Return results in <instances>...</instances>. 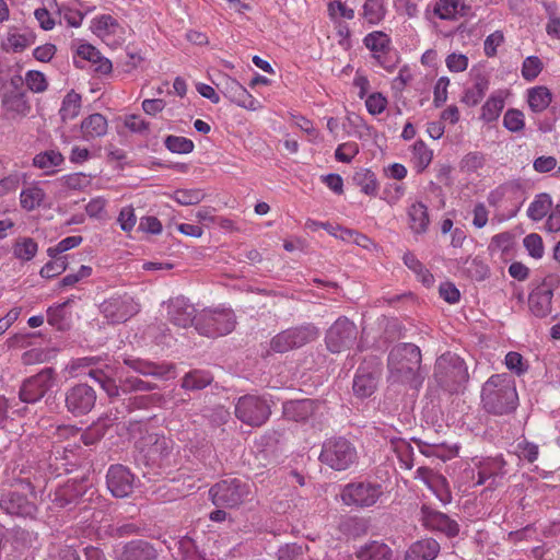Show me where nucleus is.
I'll list each match as a JSON object with an SVG mask.
<instances>
[{
  "label": "nucleus",
  "mask_w": 560,
  "mask_h": 560,
  "mask_svg": "<svg viewBox=\"0 0 560 560\" xmlns=\"http://www.w3.org/2000/svg\"><path fill=\"white\" fill-rule=\"evenodd\" d=\"M503 126L511 132L522 131L525 127L524 114L520 109H508L503 116Z\"/></svg>",
  "instance_id": "obj_47"
},
{
  "label": "nucleus",
  "mask_w": 560,
  "mask_h": 560,
  "mask_svg": "<svg viewBox=\"0 0 560 560\" xmlns=\"http://www.w3.org/2000/svg\"><path fill=\"white\" fill-rule=\"evenodd\" d=\"M552 200L546 192L538 194L527 209V215L533 221H540L550 211Z\"/></svg>",
  "instance_id": "obj_38"
},
{
  "label": "nucleus",
  "mask_w": 560,
  "mask_h": 560,
  "mask_svg": "<svg viewBox=\"0 0 560 560\" xmlns=\"http://www.w3.org/2000/svg\"><path fill=\"white\" fill-rule=\"evenodd\" d=\"M198 314L194 304L184 296H176L167 302L168 320L180 328H187L197 324Z\"/></svg>",
  "instance_id": "obj_19"
},
{
  "label": "nucleus",
  "mask_w": 560,
  "mask_h": 560,
  "mask_svg": "<svg viewBox=\"0 0 560 560\" xmlns=\"http://www.w3.org/2000/svg\"><path fill=\"white\" fill-rule=\"evenodd\" d=\"M89 376L100 384L102 389L109 398H116L122 394H131L138 392H152L158 388L155 383L145 382L137 376L119 377V384L114 378L108 376L101 369H92Z\"/></svg>",
  "instance_id": "obj_6"
},
{
  "label": "nucleus",
  "mask_w": 560,
  "mask_h": 560,
  "mask_svg": "<svg viewBox=\"0 0 560 560\" xmlns=\"http://www.w3.org/2000/svg\"><path fill=\"white\" fill-rule=\"evenodd\" d=\"M270 413L271 410L268 402L258 396H242L235 405L236 418L250 427L262 425L269 419Z\"/></svg>",
  "instance_id": "obj_12"
},
{
  "label": "nucleus",
  "mask_w": 560,
  "mask_h": 560,
  "mask_svg": "<svg viewBox=\"0 0 560 560\" xmlns=\"http://www.w3.org/2000/svg\"><path fill=\"white\" fill-rule=\"evenodd\" d=\"M480 398L488 413L504 416L514 412L518 406L514 377L508 373L491 375L482 385Z\"/></svg>",
  "instance_id": "obj_1"
},
{
  "label": "nucleus",
  "mask_w": 560,
  "mask_h": 560,
  "mask_svg": "<svg viewBox=\"0 0 560 560\" xmlns=\"http://www.w3.org/2000/svg\"><path fill=\"white\" fill-rule=\"evenodd\" d=\"M363 43L366 48L373 51V57L377 60V62L385 69L390 70V67L386 65L385 60L381 56L389 51L390 38L384 32L375 31L368 34L364 37Z\"/></svg>",
  "instance_id": "obj_26"
},
{
  "label": "nucleus",
  "mask_w": 560,
  "mask_h": 560,
  "mask_svg": "<svg viewBox=\"0 0 560 560\" xmlns=\"http://www.w3.org/2000/svg\"><path fill=\"white\" fill-rule=\"evenodd\" d=\"M92 28L96 34H113L119 27V23L109 14H102L92 22Z\"/></svg>",
  "instance_id": "obj_48"
},
{
  "label": "nucleus",
  "mask_w": 560,
  "mask_h": 560,
  "mask_svg": "<svg viewBox=\"0 0 560 560\" xmlns=\"http://www.w3.org/2000/svg\"><path fill=\"white\" fill-rule=\"evenodd\" d=\"M178 549L184 560H211L199 550L195 540L188 536L178 541Z\"/></svg>",
  "instance_id": "obj_42"
},
{
  "label": "nucleus",
  "mask_w": 560,
  "mask_h": 560,
  "mask_svg": "<svg viewBox=\"0 0 560 560\" xmlns=\"http://www.w3.org/2000/svg\"><path fill=\"white\" fill-rule=\"evenodd\" d=\"M462 168L467 172H476L485 164V156L480 152H470L462 160Z\"/></svg>",
  "instance_id": "obj_59"
},
{
  "label": "nucleus",
  "mask_w": 560,
  "mask_h": 560,
  "mask_svg": "<svg viewBox=\"0 0 560 560\" xmlns=\"http://www.w3.org/2000/svg\"><path fill=\"white\" fill-rule=\"evenodd\" d=\"M544 65L536 56H529L523 61L522 75L526 81L535 80L541 72Z\"/></svg>",
  "instance_id": "obj_50"
},
{
  "label": "nucleus",
  "mask_w": 560,
  "mask_h": 560,
  "mask_svg": "<svg viewBox=\"0 0 560 560\" xmlns=\"http://www.w3.org/2000/svg\"><path fill=\"white\" fill-rule=\"evenodd\" d=\"M100 311L110 323H124L138 314L140 305L131 295L124 294L102 302Z\"/></svg>",
  "instance_id": "obj_16"
},
{
  "label": "nucleus",
  "mask_w": 560,
  "mask_h": 560,
  "mask_svg": "<svg viewBox=\"0 0 560 560\" xmlns=\"http://www.w3.org/2000/svg\"><path fill=\"white\" fill-rule=\"evenodd\" d=\"M440 549V544L435 539H420L411 544L407 549L405 560H434Z\"/></svg>",
  "instance_id": "obj_24"
},
{
  "label": "nucleus",
  "mask_w": 560,
  "mask_h": 560,
  "mask_svg": "<svg viewBox=\"0 0 560 560\" xmlns=\"http://www.w3.org/2000/svg\"><path fill=\"white\" fill-rule=\"evenodd\" d=\"M107 120L100 114L94 113L84 118L81 122L82 137L85 140L95 139L106 135L107 132Z\"/></svg>",
  "instance_id": "obj_30"
},
{
  "label": "nucleus",
  "mask_w": 560,
  "mask_h": 560,
  "mask_svg": "<svg viewBox=\"0 0 560 560\" xmlns=\"http://www.w3.org/2000/svg\"><path fill=\"white\" fill-rule=\"evenodd\" d=\"M317 408L313 399L289 400L283 404V416L292 421H306Z\"/></svg>",
  "instance_id": "obj_23"
},
{
  "label": "nucleus",
  "mask_w": 560,
  "mask_h": 560,
  "mask_svg": "<svg viewBox=\"0 0 560 560\" xmlns=\"http://www.w3.org/2000/svg\"><path fill=\"white\" fill-rule=\"evenodd\" d=\"M358 328L346 316H340L327 329L325 335L326 348L331 353H340L349 350L357 342Z\"/></svg>",
  "instance_id": "obj_9"
},
{
  "label": "nucleus",
  "mask_w": 560,
  "mask_h": 560,
  "mask_svg": "<svg viewBox=\"0 0 560 560\" xmlns=\"http://www.w3.org/2000/svg\"><path fill=\"white\" fill-rule=\"evenodd\" d=\"M352 180L358 187H360L363 194L370 197H375L377 195L378 183L372 171L361 168L354 173Z\"/></svg>",
  "instance_id": "obj_37"
},
{
  "label": "nucleus",
  "mask_w": 560,
  "mask_h": 560,
  "mask_svg": "<svg viewBox=\"0 0 560 560\" xmlns=\"http://www.w3.org/2000/svg\"><path fill=\"white\" fill-rule=\"evenodd\" d=\"M420 514V521L427 529L440 532L448 538H454L459 534L458 523L445 513L423 504Z\"/></svg>",
  "instance_id": "obj_18"
},
{
  "label": "nucleus",
  "mask_w": 560,
  "mask_h": 560,
  "mask_svg": "<svg viewBox=\"0 0 560 560\" xmlns=\"http://www.w3.org/2000/svg\"><path fill=\"white\" fill-rule=\"evenodd\" d=\"M205 196L201 189H177L173 194L174 200L182 206L198 205Z\"/></svg>",
  "instance_id": "obj_46"
},
{
  "label": "nucleus",
  "mask_w": 560,
  "mask_h": 560,
  "mask_svg": "<svg viewBox=\"0 0 560 560\" xmlns=\"http://www.w3.org/2000/svg\"><path fill=\"white\" fill-rule=\"evenodd\" d=\"M164 144L173 153L188 154L192 152L195 144L194 142L185 137L167 136L164 140Z\"/></svg>",
  "instance_id": "obj_44"
},
{
  "label": "nucleus",
  "mask_w": 560,
  "mask_h": 560,
  "mask_svg": "<svg viewBox=\"0 0 560 560\" xmlns=\"http://www.w3.org/2000/svg\"><path fill=\"white\" fill-rule=\"evenodd\" d=\"M392 444L394 446L395 452L398 454L401 463L405 465L407 469L412 468V459L410 458L411 455V446L408 442L397 439L392 440Z\"/></svg>",
  "instance_id": "obj_56"
},
{
  "label": "nucleus",
  "mask_w": 560,
  "mask_h": 560,
  "mask_svg": "<svg viewBox=\"0 0 560 560\" xmlns=\"http://www.w3.org/2000/svg\"><path fill=\"white\" fill-rule=\"evenodd\" d=\"M235 328V319L231 312L224 310H203L198 314L196 330L207 337L230 334Z\"/></svg>",
  "instance_id": "obj_10"
},
{
  "label": "nucleus",
  "mask_w": 560,
  "mask_h": 560,
  "mask_svg": "<svg viewBox=\"0 0 560 560\" xmlns=\"http://www.w3.org/2000/svg\"><path fill=\"white\" fill-rule=\"evenodd\" d=\"M56 377L57 374L52 368H45L26 378L19 392L20 399L26 404L39 401L55 386Z\"/></svg>",
  "instance_id": "obj_13"
},
{
  "label": "nucleus",
  "mask_w": 560,
  "mask_h": 560,
  "mask_svg": "<svg viewBox=\"0 0 560 560\" xmlns=\"http://www.w3.org/2000/svg\"><path fill=\"white\" fill-rule=\"evenodd\" d=\"M318 336L319 329L311 323L291 327L271 338L270 349L277 353H284L315 341Z\"/></svg>",
  "instance_id": "obj_8"
},
{
  "label": "nucleus",
  "mask_w": 560,
  "mask_h": 560,
  "mask_svg": "<svg viewBox=\"0 0 560 560\" xmlns=\"http://www.w3.org/2000/svg\"><path fill=\"white\" fill-rule=\"evenodd\" d=\"M213 381L210 372L205 370H192L182 378V387L186 390H200L209 386Z\"/></svg>",
  "instance_id": "obj_34"
},
{
  "label": "nucleus",
  "mask_w": 560,
  "mask_h": 560,
  "mask_svg": "<svg viewBox=\"0 0 560 560\" xmlns=\"http://www.w3.org/2000/svg\"><path fill=\"white\" fill-rule=\"evenodd\" d=\"M505 365L510 371L517 375H522L527 370V365L524 363L523 357L518 352L514 351H511L505 355Z\"/></svg>",
  "instance_id": "obj_60"
},
{
  "label": "nucleus",
  "mask_w": 560,
  "mask_h": 560,
  "mask_svg": "<svg viewBox=\"0 0 560 560\" xmlns=\"http://www.w3.org/2000/svg\"><path fill=\"white\" fill-rule=\"evenodd\" d=\"M92 275V268L90 266L82 265L78 272L69 273L60 281V287H71Z\"/></svg>",
  "instance_id": "obj_62"
},
{
  "label": "nucleus",
  "mask_w": 560,
  "mask_h": 560,
  "mask_svg": "<svg viewBox=\"0 0 560 560\" xmlns=\"http://www.w3.org/2000/svg\"><path fill=\"white\" fill-rule=\"evenodd\" d=\"M44 198L45 192L42 188L37 186L30 187L21 192V207L28 211L34 210L36 207L40 206Z\"/></svg>",
  "instance_id": "obj_43"
},
{
  "label": "nucleus",
  "mask_w": 560,
  "mask_h": 560,
  "mask_svg": "<svg viewBox=\"0 0 560 560\" xmlns=\"http://www.w3.org/2000/svg\"><path fill=\"white\" fill-rule=\"evenodd\" d=\"M358 152L357 143H343L337 148L335 156L339 162L350 163Z\"/></svg>",
  "instance_id": "obj_63"
},
{
  "label": "nucleus",
  "mask_w": 560,
  "mask_h": 560,
  "mask_svg": "<svg viewBox=\"0 0 560 560\" xmlns=\"http://www.w3.org/2000/svg\"><path fill=\"white\" fill-rule=\"evenodd\" d=\"M377 387V376L374 372L360 366L353 380V393L359 398L370 397Z\"/></svg>",
  "instance_id": "obj_28"
},
{
  "label": "nucleus",
  "mask_w": 560,
  "mask_h": 560,
  "mask_svg": "<svg viewBox=\"0 0 560 560\" xmlns=\"http://www.w3.org/2000/svg\"><path fill=\"white\" fill-rule=\"evenodd\" d=\"M32 480L26 482V490L5 489L0 492V512L11 518L35 522L40 512L37 491Z\"/></svg>",
  "instance_id": "obj_2"
},
{
  "label": "nucleus",
  "mask_w": 560,
  "mask_h": 560,
  "mask_svg": "<svg viewBox=\"0 0 560 560\" xmlns=\"http://www.w3.org/2000/svg\"><path fill=\"white\" fill-rule=\"evenodd\" d=\"M551 101V92L546 86H535L528 90L527 102L534 113L544 112Z\"/></svg>",
  "instance_id": "obj_36"
},
{
  "label": "nucleus",
  "mask_w": 560,
  "mask_h": 560,
  "mask_svg": "<svg viewBox=\"0 0 560 560\" xmlns=\"http://www.w3.org/2000/svg\"><path fill=\"white\" fill-rule=\"evenodd\" d=\"M387 100L382 93L375 92L368 96L365 106L371 115H378L386 108Z\"/></svg>",
  "instance_id": "obj_58"
},
{
  "label": "nucleus",
  "mask_w": 560,
  "mask_h": 560,
  "mask_svg": "<svg viewBox=\"0 0 560 560\" xmlns=\"http://www.w3.org/2000/svg\"><path fill=\"white\" fill-rule=\"evenodd\" d=\"M105 435V424L94 423L81 433V441L84 445H93Z\"/></svg>",
  "instance_id": "obj_55"
},
{
  "label": "nucleus",
  "mask_w": 560,
  "mask_h": 560,
  "mask_svg": "<svg viewBox=\"0 0 560 560\" xmlns=\"http://www.w3.org/2000/svg\"><path fill=\"white\" fill-rule=\"evenodd\" d=\"M358 451L352 442L343 436L327 439L322 446L318 459L336 471L349 469L358 462Z\"/></svg>",
  "instance_id": "obj_5"
},
{
  "label": "nucleus",
  "mask_w": 560,
  "mask_h": 560,
  "mask_svg": "<svg viewBox=\"0 0 560 560\" xmlns=\"http://www.w3.org/2000/svg\"><path fill=\"white\" fill-rule=\"evenodd\" d=\"M65 162V156L57 150H46L37 153L33 158V165L37 168L45 170L46 175H52L55 167L60 166Z\"/></svg>",
  "instance_id": "obj_32"
},
{
  "label": "nucleus",
  "mask_w": 560,
  "mask_h": 560,
  "mask_svg": "<svg viewBox=\"0 0 560 560\" xmlns=\"http://www.w3.org/2000/svg\"><path fill=\"white\" fill-rule=\"evenodd\" d=\"M410 229L417 233H425L430 223L428 208L422 202L412 203L408 209Z\"/></svg>",
  "instance_id": "obj_31"
},
{
  "label": "nucleus",
  "mask_w": 560,
  "mask_h": 560,
  "mask_svg": "<svg viewBox=\"0 0 560 560\" xmlns=\"http://www.w3.org/2000/svg\"><path fill=\"white\" fill-rule=\"evenodd\" d=\"M413 154L418 159L421 170H424L432 161L433 153L422 140L413 144Z\"/></svg>",
  "instance_id": "obj_57"
},
{
  "label": "nucleus",
  "mask_w": 560,
  "mask_h": 560,
  "mask_svg": "<svg viewBox=\"0 0 560 560\" xmlns=\"http://www.w3.org/2000/svg\"><path fill=\"white\" fill-rule=\"evenodd\" d=\"M59 180L62 186L72 190H82L89 185V179L83 173L65 175Z\"/></svg>",
  "instance_id": "obj_54"
},
{
  "label": "nucleus",
  "mask_w": 560,
  "mask_h": 560,
  "mask_svg": "<svg viewBox=\"0 0 560 560\" xmlns=\"http://www.w3.org/2000/svg\"><path fill=\"white\" fill-rule=\"evenodd\" d=\"M117 560H158L159 551L143 539H135L115 550Z\"/></svg>",
  "instance_id": "obj_21"
},
{
  "label": "nucleus",
  "mask_w": 560,
  "mask_h": 560,
  "mask_svg": "<svg viewBox=\"0 0 560 560\" xmlns=\"http://www.w3.org/2000/svg\"><path fill=\"white\" fill-rule=\"evenodd\" d=\"M504 107V98L500 94L491 95L481 108V118L491 122L498 119Z\"/></svg>",
  "instance_id": "obj_40"
},
{
  "label": "nucleus",
  "mask_w": 560,
  "mask_h": 560,
  "mask_svg": "<svg viewBox=\"0 0 560 560\" xmlns=\"http://www.w3.org/2000/svg\"><path fill=\"white\" fill-rule=\"evenodd\" d=\"M124 364L144 376L151 375L163 377L173 370L172 365H160L151 361L131 357L124 358Z\"/></svg>",
  "instance_id": "obj_27"
},
{
  "label": "nucleus",
  "mask_w": 560,
  "mask_h": 560,
  "mask_svg": "<svg viewBox=\"0 0 560 560\" xmlns=\"http://www.w3.org/2000/svg\"><path fill=\"white\" fill-rule=\"evenodd\" d=\"M460 0H439L434 7V13L442 20H451L458 12Z\"/></svg>",
  "instance_id": "obj_51"
},
{
  "label": "nucleus",
  "mask_w": 560,
  "mask_h": 560,
  "mask_svg": "<svg viewBox=\"0 0 560 560\" xmlns=\"http://www.w3.org/2000/svg\"><path fill=\"white\" fill-rule=\"evenodd\" d=\"M433 377L442 389L450 394H457L465 389L469 374L467 365L460 357L446 352L436 359Z\"/></svg>",
  "instance_id": "obj_4"
},
{
  "label": "nucleus",
  "mask_w": 560,
  "mask_h": 560,
  "mask_svg": "<svg viewBox=\"0 0 560 560\" xmlns=\"http://www.w3.org/2000/svg\"><path fill=\"white\" fill-rule=\"evenodd\" d=\"M38 249L37 243L31 237H24L13 246V254L18 259L28 261L34 258Z\"/></svg>",
  "instance_id": "obj_41"
},
{
  "label": "nucleus",
  "mask_w": 560,
  "mask_h": 560,
  "mask_svg": "<svg viewBox=\"0 0 560 560\" xmlns=\"http://www.w3.org/2000/svg\"><path fill=\"white\" fill-rule=\"evenodd\" d=\"M382 495L380 485L371 482H351L343 487L341 491V500L346 505H354L358 508L372 506Z\"/></svg>",
  "instance_id": "obj_15"
},
{
  "label": "nucleus",
  "mask_w": 560,
  "mask_h": 560,
  "mask_svg": "<svg viewBox=\"0 0 560 560\" xmlns=\"http://www.w3.org/2000/svg\"><path fill=\"white\" fill-rule=\"evenodd\" d=\"M483 475L491 477L487 489H494L501 485L502 478L506 475V462L502 456L488 457L480 463Z\"/></svg>",
  "instance_id": "obj_29"
},
{
  "label": "nucleus",
  "mask_w": 560,
  "mask_h": 560,
  "mask_svg": "<svg viewBox=\"0 0 560 560\" xmlns=\"http://www.w3.org/2000/svg\"><path fill=\"white\" fill-rule=\"evenodd\" d=\"M405 194V188L399 184H388L383 190V197L389 205H395Z\"/></svg>",
  "instance_id": "obj_64"
},
{
  "label": "nucleus",
  "mask_w": 560,
  "mask_h": 560,
  "mask_svg": "<svg viewBox=\"0 0 560 560\" xmlns=\"http://www.w3.org/2000/svg\"><path fill=\"white\" fill-rule=\"evenodd\" d=\"M209 493L214 505L235 508L249 500L252 489L247 481L238 478H228L212 486Z\"/></svg>",
  "instance_id": "obj_7"
},
{
  "label": "nucleus",
  "mask_w": 560,
  "mask_h": 560,
  "mask_svg": "<svg viewBox=\"0 0 560 560\" xmlns=\"http://www.w3.org/2000/svg\"><path fill=\"white\" fill-rule=\"evenodd\" d=\"M106 483L116 498H126L132 493L135 476L122 465H112L106 475Z\"/></svg>",
  "instance_id": "obj_20"
},
{
  "label": "nucleus",
  "mask_w": 560,
  "mask_h": 560,
  "mask_svg": "<svg viewBox=\"0 0 560 560\" xmlns=\"http://www.w3.org/2000/svg\"><path fill=\"white\" fill-rule=\"evenodd\" d=\"M94 493L88 479L68 480L55 490L52 503L57 508L71 510L78 504L91 500Z\"/></svg>",
  "instance_id": "obj_11"
},
{
  "label": "nucleus",
  "mask_w": 560,
  "mask_h": 560,
  "mask_svg": "<svg viewBox=\"0 0 560 560\" xmlns=\"http://www.w3.org/2000/svg\"><path fill=\"white\" fill-rule=\"evenodd\" d=\"M421 350L410 342L394 346L387 357V369L395 382L409 383L417 377L421 365Z\"/></svg>",
  "instance_id": "obj_3"
},
{
  "label": "nucleus",
  "mask_w": 560,
  "mask_h": 560,
  "mask_svg": "<svg viewBox=\"0 0 560 560\" xmlns=\"http://www.w3.org/2000/svg\"><path fill=\"white\" fill-rule=\"evenodd\" d=\"M338 529L348 537H360L368 533L369 521L359 516H346L339 522Z\"/></svg>",
  "instance_id": "obj_35"
},
{
  "label": "nucleus",
  "mask_w": 560,
  "mask_h": 560,
  "mask_svg": "<svg viewBox=\"0 0 560 560\" xmlns=\"http://www.w3.org/2000/svg\"><path fill=\"white\" fill-rule=\"evenodd\" d=\"M358 560H396L392 548L383 541L371 540L355 551Z\"/></svg>",
  "instance_id": "obj_25"
},
{
  "label": "nucleus",
  "mask_w": 560,
  "mask_h": 560,
  "mask_svg": "<svg viewBox=\"0 0 560 560\" xmlns=\"http://www.w3.org/2000/svg\"><path fill=\"white\" fill-rule=\"evenodd\" d=\"M67 256H60L45 264L42 267L39 275L43 278L50 279L62 273L67 269Z\"/></svg>",
  "instance_id": "obj_49"
},
{
  "label": "nucleus",
  "mask_w": 560,
  "mask_h": 560,
  "mask_svg": "<svg viewBox=\"0 0 560 560\" xmlns=\"http://www.w3.org/2000/svg\"><path fill=\"white\" fill-rule=\"evenodd\" d=\"M440 296L447 303L454 304L459 301L460 293L456 285L450 281L441 283L439 288Z\"/></svg>",
  "instance_id": "obj_61"
},
{
  "label": "nucleus",
  "mask_w": 560,
  "mask_h": 560,
  "mask_svg": "<svg viewBox=\"0 0 560 560\" xmlns=\"http://www.w3.org/2000/svg\"><path fill=\"white\" fill-rule=\"evenodd\" d=\"M488 89V78L485 74L478 73L475 75L472 86L465 92L462 102L468 106H476L483 98Z\"/></svg>",
  "instance_id": "obj_33"
},
{
  "label": "nucleus",
  "mask_w": 560,
  "mask_h": 560,
  "mask_svg": "<svg viewBox=\"0 0 560 560\" xmlns=\"http://www.w3.org/2000/svg\"><path fill=\"white\" fill-rule=\"evenodd\" d=\"M81 109V95L73 90L70 91L62 100L61 108L59 110L60 117L63 121L75 118Z\"/></svg>",
  "instance_id": "obj_39"
},
{
  "label": "nucleus",
  "mask_w": 560,
  "mask_h": 560,
  "mask_svg": "<svg viewBox=\"0 0 560 560\" xmlns=\"http://www.w3.org/2000/svg\"><path fill=\"white\" fill-rule=\"evenodd\" d=\"M552 295V289L545 282L533 290L528 298L532 313L537 317H545L550 314Z\"/></svg>",
  "instance_id": "obj_22"
},
{
  "label": "nucleus",
  "mask_w": 560,
  "mask_h": 560,
  "mask_svg": "<svg viewBox=\"0 0 560 560\" xmlns=\"http://www.w3.org/2000/svg\"><path fill=\"white\" fill-rule=\"evenodd\" d=\"M96 398V392L92 386L79 383L66 390L65 406L73 417H82L92 411Z\"/></svg>",
  "instance_id": "obj_14"
},
{
  "label": "nucleus",
  "mask_w": 560,
  "mask_h": 560,
  "mask_svg": "<svg viewBox=\"0 0 560 560\" xmlns=\"http://www.w3.org/2000/svg\"><path fill=\"white\" fill-rule=\"evenodd\" d=\"M524 246L527 249L528 254L536 259H539L544 255V244L542 238L537 233H530L525 236Z\"/></svg>",
  "instance_id": "obj_52"
},
{
  "label": "nucleus",
  "mask_w": 560,
  "mask_h": 560,
  "mask_svg": "<svg viewBox=\"0 0 560 560\" xmlns=\"http://www.w3.org/2000/svg\"><path fill=\"white\" fill-rule=\"evenodd\" d=\"M218 90L235 105L256 110L259 105L258 101L235 79L230 75H224L219 82L215 83Z\"/></svg>",
  "instance_id": "obj_17"
},
{
  "label": "nucleus",
  "mask_w": 560,
  "mask_h": 560,
  "mask_svg": "<svg viewBox=\"0 0 560 560\" xmlns=\"http://www.w3.org/2000/svg\"><path fill=\"white\" fill-rule=\"evenodd\" d=\"M385 16V9L381 0H366L363 5V18L370 24H378Z\"/></svg>",
  "instance_id": "obj_45"
},
{
  "label": "nucleus",
  "mask_w": 560,
  "mask_h": 560,
  "mask_svg": "<svg viewBox=\"0 0 560 560\" xmlns=\"http://www.w3.org/2000/svg\"><path fill=\"white\" fill-rule=\"evenodd\" d=\"M26 84L35 93H42L47 90L48 83L43 72L31 70L26 73Z\"/></svg>",
  "instance_id": "obj_53"
}]
</instances>
